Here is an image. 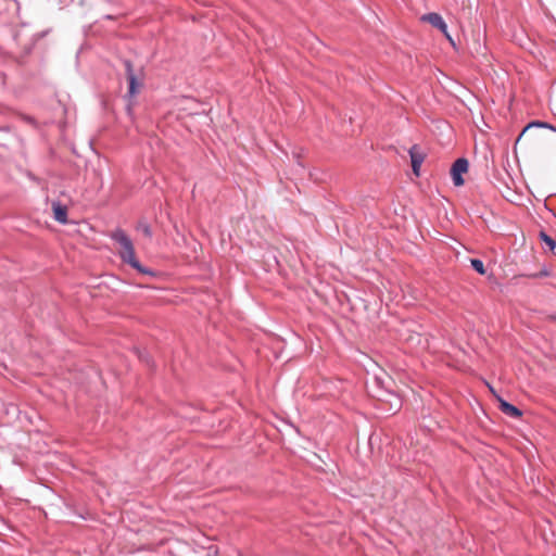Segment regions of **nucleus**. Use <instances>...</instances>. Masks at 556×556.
<instances>
[{
  "label": "nucleus",
  "instance_id": "obj_5",
  "mask_svg": "<svg viewBox=\"0 0 556 556\" xmlns=\"http://www.w3.org/2000/svg\"><path fill=\"white\" fill-rule=\"evenodd\" d=\"M408 153H409V156H410V163H412L413 173L416 176H419L420 175V167H421L422 162L425 161L426 154L420 149V147L418 144H414L413 147H410V149L408 150Z\"/></svg>",
  "mask_w": 556,
  "mask_h": 556
},
{
  "label": "nucleus",
  "instance_id": "obj_17",
  "mask_svg": "<svg viewBox=\"0 0 556 556\" xmlns=\"http://www.w3.org/2000/svg\"><path fill=\"white\" fill-rule=\"evenodd\" d=\"M380 382H381V381H380V379L375 378V383H376L377 386H379V384H380Z\"/></svg>",
  "mask_w": 556,
  "mask_h": 556
},
{
  "label": "nucleus",
  "instance_id": "obj_8",
  "mask_svg": "<svg viewBox=\"0 0 556 556\" xmlns=\"http://www.w3.org/2000/svg\"><path fill=\"white\" fill-rule=\"evenodd\" d=\"M531 128H546V129H549L552 131H556V127L553 126L552 124L547 123V122H542V121H532L530 122L521 131V134L519 135L518 139H517V142L522 138V136L526 135L527 131H529Z\"/></svg>",
  "mask_w": 556,
  "mask_h": 556
},
{
  "label": "nucleus",
  "instance_id": "obj_11",
  "mask_svg": "<svg viewBox=\"0 0 556 556\" xmlns=\"http://www.w3.org/2000/svg\"><path fill=\"white\" fill-rule=\"evenodd\" d=\"M138 229L142 231V233L148 237V238H151L152 237V230H151V227L147 224V223H140L138 225Z\"/></svg>",
  "mask_w": 556,
  "mask_h": 556
},
{
  "label": "nucleus",
  "instance_id": "obj_4",
  "mask_svg": "<svg viewBox=\"0 0 556 556\" xmlns=\"http://www.w3.org/2000/svg\"><path fill=\"white\" fill-rule=\"evenodd\" d=\"M421 20L424 22H428L429 24H431L434 28H438L453 46L455 45L452 37L450 36V34L447 31L446 23L444 22V20L442 18V16L439 13H435V12L427 13V14L422 15Z\"/></svg>",
  "mask_w": 556,
  "mask_h": 556
},
{
  "label": "nucleus",
  "instance_id": "obj_2",
  "mask_svg": "<svg viewBox=\"0 0 556 556\" xmlns=\"http://www.w3.org/2000/svg\"><path fill=\"white\" fill-rule=\"evenodd\" d=\"M122 63L125 67V74L128 81V91L126 97L132 99L137 97L143 88V68H135L134 64L128 59H123Z\"/></svg>",
  "mask_w": 556,
  "mask_h": 556
},
{
  "label": "nucleus",
  "instance_id": "obj_1",
  "mask_svg": "<svg viewBox=\"0 0 556 556\" xmlns=\"http://www.w3.org/2000/svg\"><path fill=\"white\" fill-rule=\"evenodd\" d=\"M110 237L112 240L118 243V255L124 263L128 264L129 266H131L134 269L141 274L153 277L156 276L155 271L148 267L142 266L141 263L137 260L132 241L123 229H115L114 231L111 232Z\"/></svg>",
  "mask_w": 556,
  "mask_h": 556
},
{
  "label": "nucleus",
  "instance_id": "obj_6",
  "mask_svg": "<svg viewBox=\"0 0 556 556\" xmlns=\"http://www.w3.org/2000/svg\"><path fill=\"white\" fill-rule=\"evenodd\" d=\"M490 390L496 396V400L498 402V408L503 414H505L511 418H516V419L520 418L522 416V412L517 406L508 403L507 401L502 399L500 395H497L495 393V391L493 390V388L490 387Z\"/></svg>",
  "mask_w": 556,
  "mask_h": 556
},
{
  "label": "nucleus",
  "instance_id": "obj_3",
  "mask_svg": "<svg viewBox=\"0 0 556 556\" xmlns=\"http://www.w3.org/2000/svg\"><path fill=\"white\" fill-rule=\"evenodd\" d=\"M469 162L465 157L457 159L451 167V176L454 186L460 187L465 184L463 174L468 172Z\"/></svg>",
  "mask_w": 556,
  "mask_h": 556
},
{
  "label": "nucleus",
  "instance_id": "obj_10",
  "mask_svg": "<svg viewBox=\"0 0 556 556\" xmlns=\"http://www.w3.org/2000/svg\"><path fill=\"white\" fill-rule=\"evenodd\" d=\"M470 263H471V267L480 275H484L485 274V267H484V264L481 260L479 258H471L470 260Z\"/></svg>",
  "mask_w": 556,
  "mask_h": 556
},
{
  "label": "nucleus",
  "instance_id": "obj_16",
  "mask_svg": "<svg viewBox=\"0 0 556 556\" xmlns=\"http://www.w3.org/2000/svg\"><path fill=\"white\" fill-rule=\"evenodd\" d=\"M294 156L296 157L298 165H300V166H302V167H303L304 165H303V164L301 163V161H300V159H301V154H300V153H296V154H294Z\"/></svg>",
  "mask_w": 556,
  "mask_h": 556
},
{
  "label": "nucleus",
  "instance_id": "obj_15",
  "mask_svg": "<svg viewBox=\"0 0 556 556\" xmlns=\"http://www.w3.org/2000/svg\"><path fill=\"white\" fill-rule=\"evenodd\" d=\"M548 273L546 269L541 270L539 274H534L533 277H544L547 276Z\"/></svg>",
  "mask_w": 556,
  "mask_h": 556
},
{
  "label": "nucleus",
  "instance_id": "obj_14",
  "mask_svg": "<svg viewBox=\"0 0 556 556\" xmlns=\"http://www.w3.org/2000/svg\"><path fill=\"white\" fill-rule=\"evenodd\" d=\"M545 320L556 323V314L546 315Z\"/></svg>",
  "mask_w": 556,
  "mask_h": 556
},
{
  "label": "nucleus",
  "instance_id": "obj_12",
  "mask_svg": "<svg viewBox=\"0 0 556 556\" xmlns=\"http://www.w3.org/2000/svg\"><path fill=\"white\" fill-rule=\"evenodd\" d=\"M43 36H45V33H39L34 36V41L25 48V55H28L31 52L35 41H37L38 39H40Z\"/></svg>",
  "mask_w": 556,
  "mask_h": 556
},
{
  "label": "nucleus",
  "instance_id": "obj_7",
  "mask_svg": "<svg viewBox=\"0 0 556 556\" xmlns=\"http://www.w3.org/2000/svg\"><path fill=\"white\" fill-rule=\"evenodd\" d=\"M53 217L61 224L67 223V207L62 205L60 202L52 203Z\"/></svg>",
  "mask_w": 556,
  "mask_h": 556
},
{
  "label": "nucleus",
  "instance_id": "obj_9",
  "mask_svg": "<svg viewBox=\"0 0 556 556\" xmlns=\"http://www.w3.org/2000/svg\"><path fill=\"white\" fill-rule=\"evenodd\" d=\"M539 238L549 248L551 251H553L556 248V241L545 231H540Z\"/></svg>",
  "mask_w": 556,
  "mask_h": 556
},
{
  "label": "nucleus",
  "instance_id": "obj_13",
  "mask_svg": "<svg viewBox=\"0 0 556 556\" xmlns=\"http://www.w3.org/2000/svg\"><path fill=\"white\" fill-rule=\"evenodd\" d=\"M383 393H387L389 395H393L392 393H389L387 391H383L382 389L379 390L376 394H374V396H376L378 400L382 401L383 400Z\"/></svg>",
  "mask_w": 556,
  "mask_h": 556
}]
</instances>
